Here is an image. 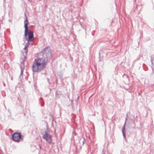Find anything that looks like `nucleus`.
I'll return each mask as SVG.
<instances>
[{
  "label": "nucleus",
  "mask_w": 154,
  "mask_h": 154,
  "mask_svg": "<svg viewBox=\"0 0 154 154\" xmlns=\"http://www.w3.org/2000/svg\"><path fill=\"white\" fill-rule=\"evenodd\" d=\"M39 54H42V57H37L35 59L32 63V69L34 72H39L46 68L47 63L51 61L52 63L55 58L52 54V51L49 46L45 47Z\"/></svg>",
  "instance_id": "f257e3e1"
},
{
  "label": "nucleus",
  "mask_w": 154,
  "mask_h": 154,
  "mask_svg": "<svg viewBox=\"0 0 154 154\" xmlns=\"http://www.w3.org/2000/svg\"><path fill=\"white\" fill-rule=\"evenodd\" d=\"M23 136L20 132H15L12 135V139L14 141L19 142L23 140Z\"/></svg>",
  "instance_id": "f03ea898"
},
{
  "label": "nucleus",
  "mask_w": 154,
  "mask_h": 154,
  "mask_svg": "<svg viewBox=\"0 0 154 154\" xmlns=\"http://www.w3.org/2000/svg\"><path fill=\"white\" fill-rule=\"evenodd\" d=\"M24 36L23 39H25L27 41V43L26 44L25 46L28 47L30 44L29 42H32L34 39L33 33H24Z\"/></svg>",
  "instance_id": "7ed1b4c3"
},
{
  "label": "nucleus",
  "mask_w": 154,
  "mask_h": 154,
  "mask_svg": "<svg viewBox=\"0 0 154 154\" xmlns=\"http://www.w3.org/2000/svg\"><path fill=\"white\" fill-rule=\"evenodd\" d=\"M44 133V134H42L43 138L45 139L49 144H51L52 143L51 135L47 131H45Z\"/></svg>",
  "instance_id": "20e7f679"
},
{
  "label": "nucleus",
  "mask_w": 154,
  "mask_h": 154,
  "mask_svg": "<svg viewBox=\"0 0 154 154\" xmlns=\"http://www.w3.org/2000/svg\"><path fill=\"white\" fill-rule=\"evenodd\" d=\"M29 24V23L28 20H25L24 21V33H33V32L31 31L28 28V25Z\"/></svg>",
  "instance_id": "39448f33"
},
{
  "label": "nucleus",
  "mask_w": 154,
  "mask_h": 154,
  "mask_svg": "<svg viewBox=\"0 0 154 154\" xmlns=\"http://www.w3.org/2000/svg\"><path fill=\"white\" fill-rule=\"evenodd\" d=\"M127 118H126L125 119V122L123 126V128L122 129V133L123 136L124 138L125 139L126 141H127V140L126 137L125 125L127 121Z\"/></svg>",
  "instance_id": "423d86ee"
},
{
  "label": "nucleus",
  "mask_w": 154,
  "mask_h": 154,
  "mask_svg": "<svg viewBox=\"0 0 154 154\" xmlns=\"http://www.w3.org/2000/svg\"><path fill=\"white\" fill-rule=\"evenodd\" d=\"M39 103L41 104V106L42 107H43L44 106L45 103L43 100V98L41 97L39 99Z\"/></svg>",
  "instance_id": "0eeeda50"
},
{
  "label": "nucleus",
  "mask_w": 154,
  "mask_h": 154,
  "mask_svg": "<svg viewBox=\"0 0 154 154\" xmlns=\"http://www.w3.org/2000/svg\"><path fill=\"white\" fill-rule=\"evenodd\" d=\"M142 5H137L135 7V9L137 10L140 11Z\"/></svg>",
  "instance_id": "6e6552de"
},
{
  "label": "nucleus",
  "mask_w": 154,
  "mask_h": 154,
  "mask_svg": "<svg viewBox=\"0 0 154 154\" xmlns=\"http://www.w3.org/2000/svg\"><path fill=\"white\" fill-rule=\"evenodd\" d=\"M20 69H21V72H20V77L21 75H23V69L24 68V66H20Z\"/></svg>",
  "instance_id": "1a4fd4ad"
},
{
  "label": "nucleus",
  "mask_w": 154,
  "mask_h": 154,
  "mask_svg": "<svg viewBox=\"0 0 154 154\" xmlns=\"http://www.w3.org/2000/svg\"><path fill=\"white\" fill-rule=\"evenodd\" d=\"M143 69L144 70L147 71V70H148V67L146 64L143 63Z\"/></svg>",
  "instance_id": "9d476101"
},
{
  "label": "nucleus",
  "mask_w": 154,
  "mask_h": 154,
  "mask_svg": "<svg viewBox=\"0 0 154 154\" xmlns=\"http://www.w3.org/2000/svg\"><path fill=\"white\" fill-rule=\"evenodd\" d=\"M131 117L132 118V120L133 121H134L136 120V121H137V120L136 119L137 118V116H136V117H135V116L133 115H131Z\"/></svg>",
  "instance_id": "9b49d317"
},
{
  "label": "nucleus",
  "mask_w": 154,
  "mask_h": 154,
  "mask_svg": "<svg viewBox=\"0 0 154 154\" xmlns=\"http://www.w3.org/2000/svg\"><path fill=\"white\" fill-rule=\"evenodd\" d=\"M106 152H108V151H106L104 150V149H103L102 152V154H107L106 153Z\"/></svg>",
  "instance_id": "f8f14e48"
},
{
  "label": "nucleus",
  "mask_w": 154,
  "mask_h": 154,
  "mask_svg": "<svg viewBox=\"0 0 154 154\" xmlns=\"http://www.w3.org/2000/svg\"><path fill=\"white\" fill-rule=\"evenodd\" d=\"M59 77L61 79H63V74L62 73H60L59 75Z\"/></svg>",
  "instance_id": "ddd939ff"
},
{
  "label": "nucleus",
  "mask_w": 154,
  "mask_h": 154,
  "mask_svg": "<svg viewBox=\"0 0 154 154\" xmlns=\"http://www.w3.org/2000/svg\"><path fill=\"white\" fill-rule=\"evenodd\" d=\"M151 62L152 63V64H153V60L154 59V57L153 56H152L151 57Z\"/></svg>",
  "instance_id": "4468645a"
},
{
  "label": "nucleus",
  "mask_w": 154,
  "mask_h": 154,
  "mask_svg": "<svg viewBox=\"0 0 154 154\" xmlns=\"http://www.w3.org/2000/svg\"><path fill=\"white\" fill-rule=\"evenodd\" d=\"M123 77H125L126 79H129V78H128V75H127L124 74V75H123Z\"/></svg>",
  "instance_id": "2eb2a0df"
},
{
  "label": "nucleus",
  "mask_w": 154,
  "mask_h": 154,
  "mask_svg": "<svg viewBox=\"0 0 154 154\" xmlns=\"http://www.w3.org/2000/svg\"><path fill=\"white\" fill-rule=\"evenodd\" d=\"M25 60H23V61L21 62V64L23 65V66H24V62H25Z\"/></svg>",
  "instance_id": "dca6fc26"
},
{
  "label": "nucleus",
  "mask_w": 154,
  "mask_h": 154,
  "mask_svg": "<svg viewBox=\"0 0 154 154\" xmlns=\"http://www.w3.org/2000/svg\"><path fill=\"white\" fill-rule=\"evenodd\" d=\"M49 116L51 117V118L52 119H53V117H54V116H53V114H52L51 113H49Z\"/></svg>",
  "instance_id": "f3484780"
},
{
  "label": "nucleus",
  "mask_w": 154,
  "mask_h": 154,
  "mask_svg": "<svg viewBox=\"0 0 154 154\" xmlns=\"http://www.w3.org/2000/svg\"><path fill=\"white\" fill-rule=\"evenodd\" d=\"M24 16H25V20H28V17H27V16H26V13H24Z\"/></svg>",
  "instance_id": "a211bd4d"
},
{
  "label": "nucleus",
  "mask_w": 154,
  "mask_h": 154,
  "mask_svg": "<svg viewBox=\"0 0 154 154\" xmlns=\"http://www.w3.org/2000/svg\"><path fill=\"white\" fill-rule=\"evenodd\" d=\"M28 47L25 46L24 47L23 49V50H24L25 51L27 49H28L27 48Z\"/></svg>",
  "instance_id": "6ab92c4d"
},
{
  "label": "nucleus",
  "mask_w": 154,
  "mask_h": 154,
  "mask_svg": "<svg viewBox=\"0 0 154 154\" xmlns=\"http://www.w3.org/2000/svg\"><path fill=\"white\" fill-rule=\"evenodd\" d=\"M71 84L72 88H73L74 89V84H73L72 82H71Z\"/></svg>",
  "instance_id": "aec40b11"
},
{
  "label": "nucleus",
  "mask_w": 154,
  "mask_h": 154,
  "mask_svg": "<svg viewBox=\"0 0 154 154\" xmlns=\"http://www.w3.org/2000/svg\"><path fill=\"white\" fill-rule=\"evenodd\" d=\"M46 79H47V81H48V83L49 84H51V83L49 82V79L48 78H46Z\"/></svg>",
  "instance_id": "412c9836"
},
{
  "label": "nucleus",
  "mask_w": 154,
  "mask_h": 154,
  "mask_svg": "<svg viewBox=\"0 0 154 154\" xmlns=\"http://www.w3.org/2000/svg\"><path fill=\"white\" fill-rule=\"evenodd\" d=\"M28 49H27L25 51V53L26 54V56L27 55V53H28Z\"/></svg>",
  "instance_id": "4be33fe9"
},
{
  "label": "nucleus",
  "mask_w": 154,
  "mask_h": 154,
  "mask_svg": "<svg viewBox=\"0 0 154 154\" xmlns=\"http://www.w3.org/2000/svg\"><path fill=\"white\" fill-rule=\"evenodd\" d=\"M26 58H27L26 56V55L24 57V59H23V60H25H25Z\"/></svg>",
  "instance_id": "5701e85b"
},
{
  "label": "nucleus",
  "mask_w": 154,
  "mask_h": 154,
  "mask_svg": "<svg viewBox=\"0 0 154 154\" xmlns=\"http://www.w3.org/2000/svg\"><path fill=\"white\" fill-rule=\"evenodd\" d=\"M45 125H46V126H48V123L47 122L45 121Z\"/></svg>",
  "instance_id": "b1692460"
},
{
  "label": "nucleus",
  "mask_w": 154,
  "mask_h": 154,
  "mask_svg": "<svg viewBox=\"0 0 154 154\" xmlns=\"http://www.w3.org/2000/svg\"><path fill=\"white\" fill-rule=\"evenodd\" d=\"M46 131L48 132V126H46Z\"/></svg>",
  "instance_id": "393cba45"
},
{
  "label": "nucleus",
  "mask_w": 154,
  "mask_h": 154,
  "mask_svg": "<svg viewBox=\"0 0 154 154\" xmlns=\"http://www.w3.org/2000/svg\"><path fill=\"white\" fill-rule=\"evenodd\" d=\"M73 134H74V135L75 136H76L77 134L75 132V131H74V132H73Z\"/></svg>",
  "instance_id": "a878e982"
},
{
  "label": "nucleus",
  "mask_w": 154,
  "mask_h": 154,
  "mask_svg": "<svg viewBox=\"0 0 154 154\" xmlns=\"http://www.w3.org/2000/svg\"><path fill=\"white\" fill-rule=\"evenodd\" d=\"M8 112H9V114H10V115H8V116H9V117H10L9 116H10V114H11V112H10V111H9V109H8Z\"/></svg>",
  "instance_id": "bb28decb"
},
{
  "label": "nucleus",
  "mask_w": 154,
  "mask_h": 154,
  "mask_svg": "<svg viewBox=\"0 0 154 154\" xmlns=\"http://www.w3.org/2000/svg\"><path fill=\"white\" fill-rule=\"evenodd\" d=\"M152 72H153V73H154V69L152 67Z\"/></svg>",
  "instance_id": "cd10ccee"
},
{
  "label": "nucleus",
  "mask_w": 154,
  "mask_h": 154,
  "mask_svg": "<svg viewBox=\"0 0 154 154\" xmlns=\"http://www.w3.org/2000/svg\"><path fill=\"white\" fill-rule=\"evenodd\" d=\"M99 59L100 60V53L99 52Z\"/></svg>",
  "instance_id": "c85d7f7f"
},
{
  "label": "nucleus",
  "mask_w": 154,
  "mask_h": 154,
  "mask_svg": "<svg viewBox=\"0 0 154 154\" xmlns=\"http://www.w3.org/2000/svg\"><path fill=\"white\" fill-rule=\"evenodd\" d=\"M75 102L76 103L77 105V100H75Z\"/></svg>",
  "instance_id": "c756f323"
},
{
  "label": "nucleus",
  "mask_w": 154,
  "mask_h": 154,
  "mask_svg": "<svg viewBox=\"0 0 154 154\" xmlns=\"http://www.w3.org/2000/svg\"><path fill=\"white\" fill-rule=\"evenodd\" d=\"M3 85H4V86H5V84L4 82H3Z\"/></svg>",
  "instance_id": "7c9ffc66"
},
{
  "label": "nucleus",
  "mask_w": 154,
  "mask_h": 154,
  "mask_svg": "<svg viewBox=\"0 0 154 154\" xmlns=\"http://www.w3.org/2000/svg\"><path fill=\"white\" fill-rule=\"evenodd\" d=\"M73 101V100H71V102H72V105H73V104H72V101Z\"/></svg>",
  "instance_id": "2f4dec72"
},
{
  "label": "nucleus",
  "mask_w": 154,
  "mask_h": 154,
  "mask_svg": "<svg viewBox=\"0 0 154 154\" xmlns=\"http://www.w3.org/2000/svg\"><path fill=\"white\" fill-rule=\"evenodd\" d=\"M128 113H127L126 114V118H128Z\"/></svg>",
  "instance_id": "473e14b6"
},
{
  "label": "nucleus",
  "mask_w": 154,
  "mask_h": 154,
  "mask_svg": "<svg viewBox=\"0 0 154 154\" xmlns=\"http://www.w3.org/2000/svg\"><path fill=\"white\" fill-rule=\"evenodd\" d=\"M92 35L94 36V33L92 32Z\"/></svg>",
  "instance_id": "72a5a7b5"
},
{
  "label": "nucleus",
  "mask_w": 154,
  "mask_h": 154,
  "mask_svg": "<svg viewBox=\"0 0 154 154\" xmlns=\"http://www.w3.org/2000/svg\"><path fill=\"white\" fill-rule=\"evenodd\" d=\"M33 80H34V81L35 80V78H34V76H33Z\"/></svg>",
  "instance_id": "f704fd0d"
},
{
  "label": "nucleus",
  "mask_w": 154,
  "mask_h": 154,
  "mask_svg": "<svg viewBox=\"0 0 154 154\" xmlns=\"http://www.w3.org/2000/svg\"><path fill=\"white\" fill-rule=\"evenodd\" d=\"M136 0H134V2H136Z\"/></svg>",
  "instance_id": "c9c22d12"
},
{
  "label": "nucleus",
  "mask_w": 154,
  "mask_h": 154,
  "mask_svg": "<svg viewBox=\"0 0 154 154\" xmlns=\"http://www.w3.org/2000/svg\"><path fill=\"white\" fill-rule=\"evenodd\" d=\"M123 62H122L121 63V64L122 65L123 64Z\"/></svg>",
  "instance_id": "e433bc0d"
},
{
  "label": "nucleus",
  "mask_w": 154,
  "mask_h": 154,
  "mask_svg": "<svg viewBox=\"0 0 154 154\" xmlns=\"http://www.w3.org/2000/svg\"><path fill=\"white\" fill-rule=\"evenodd\" d=\"M1 29V23H0V30Z\"/></svg>",
  "instance_id": "4c0bfd02"
},
{
  "label": "nucleus",
  "mask_w": 154,
  "mask_h": 154,
  "mask_svg": "<svg viewBox=\"0 0 154 154\" xmlns=\"http://www.w3.org/2000/svg\"><path fill=\"white\" fill-rule=\"evenodd\" d=\"M83 134H82V136H83ZM83 137V139H84V137Z\"/></svg>",
  "instance_id": "58836bf2"
},
{
  "label": "nucleus",
  "mask_w": 154,
  "mask_h": 154,
  "mask_svg": "<svg viewBox=\"0 0 154 154\" xmlns=\"http://www.w3.org/2000/svg\"><path fill=\"white\" fill-rule=\"evenodd\" d=\"M83 144L84 143V141H82Z\"/></svg>",
  "instance_id": "ea45409f"
},
{
  "label": "nucleus",
  "mask_w": 154,
  "mask_h": 154,
  "mask_svg": "<svg viewBox=\"0 0 154 154\" xmlns=\"http://www.w3.org/2000/svg\"><path fill=\"white\" fill-rule=\"evenodd\" d=\"M57 91L56 92V94H57Z\"/></svg>",
  "instance_id": "a19ab883"
},
{
  "label": "nucleus",
  "mask_w": 154,
  "mask_h": 154,
  "mask_svg": "<svg viewBox=\"0 0 154 154\" xmlns=\"http://www.w3.org/2000/svg\"><path fill=\"white\" fill-rule=\"evenodd\" d=\"M29 83H30V81H29Z\"/></svg>",
  "instance_id": "79ce46f5"
},
{
  "label": "nucleus",
  "mask_w": 154,
  "mask_h": 154,
  "mask_svg": "<svg viewBox=\"0 0 154 154\" xmlns=\"http://www.w3.org/2000/svg\"><path fill=\"white\" fill-rule=\"evenodd\" d=\"M80 140H81V139H80V140H79V141H80Z\"/></svg>",
  "instance_id": "37998d69"
},
{
  "label": "nucleus",
  "mask_w": 154,
  "mask_h": 154,
  "mask_svg": "<svg viewBox=\"0 0 154 154\" xmlns=\"http://www.w3.org/2000/svg\"><path fill=\"white\" fill-rule=\"evenodd\" d=\"M1 22H2V20H1Z\"/></svg>",
  "instance_id": "c03bdc74"
},
{
  "label": "nucleus",
  "mask_w": 154,
  "mask_h": 154,
  "mask_svg": "<svg viewBox=\"0 0 154 154\" xmlns=\"http://www.w3.org/2000/svg\"><path fill=\"white\" fill-rule=\"evenodd\" d=\"M141 37H140V39H141Z\"/></svg>",
  "instance_id": "a18cd8bd"
},
{
  "label": "nucleus",
  "mask_w": 154,
  "mask_h": 154,
  "mask_svg": "<svg viewBox=\"0 0 154 154\" xmlns=\"http://www.w3.org/2000/svg\"><path fill=\"white\" fill-rule=\"evenodd\" d=\"M74 142H75V139H74Z\"/></svg>",
  "instance_id": "49530a36"
},
{
  "label": "nucleus",
  "mask_w": 154,
  "mask_h": 154,
  "mask_svg": "<svg viewBox=\"0 0 154 154\" xmlns=\"http://www.w3.org/2000/svg\"><path fill=\"white\" fill-rule=\"evenodd\" d=\"M9 21L10 22L11 21V20H9Z\"/></svg>",
  "instance_id": "de8ad7c7"
},
{
  "label": "nucleus",
  "mask_w": 154,
  "mask_h": 154,
  "mask_svg": "<svg viewBox=\"0 0 154 154\" xmlns=\"http://www.w3.org/2000/svg\"><path fill=\"white\" fill-rule=\"evenodd\" d=\"M79 98V97H78L77 98V99H78Z\"/></svg>",
  "instance_id": "09e8293b"
},
{
  "label": "nucleus",
  "mask_w": 154,
  "mask_h": 154,
  "mask_svg": "<svg viewBox=\"0 0 154 154\" xmlns=\"http://www.w3.org/2000/svg\"><path fill=\"white\" fill-rule=\"evenodd\" d=\"M138 44H139V42H138Z\"/></svg>",
  "instance_id": "8fccbe9b"
},
{
  "label": "nucleus",
  "mask_w": 154,
  "mask_h": 154,
  "mask_svg": "<svg viewBox=\"0 0 154 154\" xmlns=\"http://www.w3.org/2000/svg\"><path fill=\"white\" fill-rule=\"evenodd\" d=\"M44 154H46V153H44Z\"/></svg>",
  "instance_id": "3c124183"
}]
</instances>
